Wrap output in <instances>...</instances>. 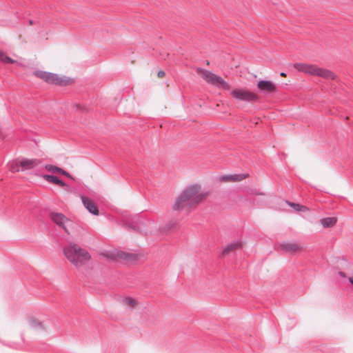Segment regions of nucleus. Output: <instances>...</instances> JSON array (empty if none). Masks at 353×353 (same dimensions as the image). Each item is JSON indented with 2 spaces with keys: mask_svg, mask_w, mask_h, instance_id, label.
<instances>
[{
  "mask_svg": "<svg viewBox=\"0 0 353 353\" xmlns=\"http://www.w3.org/2000/svg\"><path fill=\"white\" fill-rule=\"evenodd\" d=\"M299 208V210H297L296 212H305L308 210V208L306 206H305L303 205H301V204H300V208Z\"/></svg>",
  "mask_w": 353,
  "mask_h": 353,
  "instance_id": "28",
  "label": "nucleus"
},
{
  "mask_svg": "<svg viewBox=\"0 0 353 353\" xmlns=\"http://www.w3.org/2000/svg\"><path fill=\"white\" fill-rule=\"evenodd\" d=\"M124 301L126 302V303L128 305L132 306V297L128 296V297L125 298Z\"/></svg>",
  "mask_w": 353,
  "mask_h": 353,
  "instance_id": "27",
  "label": "nucleus"
},
{
  "mask_svg": "<svg viewBox=\"0 0 353 353\" xmlns=\"http://www.w3.org/2000/svg\"><path fill=\"white\" fill-rule=\"evenodd\" d=\"M147 259V254L142 250H134V265L135 263H142Z\"/></svg>",
  "mask_w": 353,
  "mask_h": 353,
  "instance_id": "17",
  "label": "nucleus"
},
{
  "mask_svg": "<svg viewBox=\"0 0 353 353\" xmlns=\"http://www.w3.org/2000/svg\"><path fill=\"white\" fill-rule=\"evenodd\" d=\"M249 193L254 195H264V193L259 191L256 189H251Z\"/></svg>",
  "mask_w": 353,
  "mask_h": 353,
  "instance_id": "26",
  "label": "nucleus"
},
{
  "mask_svg": "<svg viewBox=\"0 0 353 353\" xmlns=\"http://www.w3.org/2000/svg\"><path fill=\"white\" fill-rule=\"evenodd\" d=\"M63 254L68 261L76 267H81L90 259L89 252L75 243H70L63 248Z\"/></svg>",
  "mask_w": 353,
  "mask_h": 353,
  "instance_id": "2",
  "label": "nucleus"
},
{
  "mask_svg": "<svg viewBox=\"0 0 353 353\" xmlns=\"http://www.w3.org/2000/svg\"><path fill=\"white\" fill-rule=\"evenodd\" d=\"M349 282L353 285V277H350L349 278Z\"/></svg>",
  "mask_w": 353,
  "mask_h": 353,
  "instance_id": "33",
  "label": "nucleus"
},
{
  "mask_svg": "<svg viewBox=\"0 0 353 353\" xmlns=\"http://www.w3.org/2000/svg\"><path fill=\"white\" fill-rule=\"evenodd\" d=\"M123 226L125 229H127V230H130L132 229V223H124V224L123 225Z\"/></svg>",
  "mask_w": 353,
  "mask_h": 353,
  "instance_id": "29",
  "label": "nucleus"
},
{
  "mask_svg": "<svg viewBox=\"0 0 353 353\" xmlns=\"http://www.w3.org/2000/svg\"><path fill=\"white\" fill-rule=\"evenodd\" d=\"M29 323L31 327L33 329L41 331L44 330V327L42 323L36 319H30L29 320Z\"/></svg>",
  "mask_w": 353,
  "mask_h": 353,
  "instance_id": "20",
  "label": "nucleus"
},
{
  "mask_svg": "<svg viewBox=\"0 0 353 353\" xmlns=\"http://www.w3.org/2000/svg\"><path fill=\"white\" fill-rule=\"evenodd\" d=\"M178 228V222L176 221H170L164 227L159 230H157V234H164L169 232H172Z\"/></svg>",
  "mask_w": 353,
  "mask_h": 353,
  "instance_id": "14",
  "label": "nucleus"
},
{
  "mask_svg": "<svg viewBox=\"0 0 353 353\" xmlns=\"http://www.w3.org/2000/svg\"><path fill=\"white\" fill-rule=\"evenodd\" d=\"M54 184H56L60 187H67V188L69 187L66 183H65L62 179H61L58 176L57 178V181Z\"/></svg>",
  "mask_w": 353,
  "mask_h": 353,
  "instance_id": "24",
  "label": "nucleus"
},
{
  "mask_svg": "<svg viewBox=\"0 0 353 353\" xmlns=\"http://www.w3.org/2000/svg\"><path fill=\"white\" fill-rule=\"evenodd\" d=\"M40 163L41 161L37 159H22L20 161V165L21 166V168H25L26 170L31 169L35 166H37Z\"/></svg>",
  "mask_w": 353,
  "mask_h": 353,
  "instance_id": "13",
  "label": "nucleus"
},
{
  "mask_svg": "<svg viewBox=\"0 0 353 353\" xmlns=\"http://www.w3.org/2000/svg\"><path fill=\"white\" fill-rule=\"evenodd\" d=\"M157 224L150 219L142 220L139 216H134V232L156 235Z\"/></svg>",
  "mask_w": 353,
  "mask_h": 353,
  "instance_id": "4",
  "label": "nucleus"
},
{
  "mask_svg": "<svg viewBox=\"0 0 353 353\" xmlns=\"http://www.w3.org/2000/svg\"><path fill=\"white\" fill-rule=\"evenodd\" d=\"M42 178L49 183H55L57 176L54 174H43L41 175Z\"/></svg>",
  "mask_w": 353,
  "mask_h": 353,
  "instance_id": "22",
  "label": "nucleus"
},
{
  "mask_svg": "<svg viewBox=\"0 0 353 353\" xmlns=\"http://www.w3.org/2000/svg\"><path fill=\"white\" fill-rule=\"evenodd\" d=\"M45 168L47 170L50 171L53 173L57 172V173L63 174V175L74 180L73 176L68 172L64 170L63 169H62L59 167H57V166L53 165H50V164H47L45 165Z\"/></svg>",
  "mask_w": 353,
  "mask_h": 353,
  "instance_id": "15",
  "label": "nucleus"
},
{
  "mask_svg": "<svg viewBox=\"0 0 353 353\" xmlns=\"http://www.w3.org/2000/svg\"><path fill=\"white\" fill-rule=\"evenodd\" d=\"M21 166L20 165V161L19 163H13L11 165L10 170L12 172H19L21 170H23V169H21Z\"/></svg>",
  "mask_w": 353,
  "mask_h": 353,
  "instance_id": "23",
  "label": "nucleus"
},
{
  "mask_svg": "<svg viewBox=\"0 0 353 353\" xmlns=\"http://www.w3.org/2000/svg\"><path fill=\"white\" fill-rule=\"evenodd\" d=\"M157 76L159 78H162L165 76V72L163 70H159L157 73Z\"/></svg>",
  "mask_w": 353,
  "mask_h": 353,
  "instance_id": "31",
  "label": "nucleus"
},
{
  "mask_svg": "<svg viewBox=\"0 0 353 353\" xmlns=\"http://www.w3.org/2000/svg\"><path fill=\"white\" fill-rule=\"evenodd\" d=\"M248 176V174H226L223 175L221 177L222 181H241L243 179H245Z\"/></svg>",
  "mask_w": 353,
  "mask_h": 353,
  "instance_id": "16",
  "label": "nucleus"
},
{
  "mask_svg": "<svg viewBox=\"0 0 353 353\" xmlns=\"http://www.w3.org/2000/svg\"><path fill=\"white\" fill-rule=\"evenodd\" d=\"M33 74L35 77L44 80L46 83L57 85H67L70 81V78L65 77H60L58 74L50 72L36 70Z\"/></svg>",
  "mask_w": 353,
  "mask_h": 353,
  "instance_id": "5",
  "label": "nucleus"
},
{
  "mask_svg": "<svg viewBox=\"0 0 353 353\" xmlns=\"http://www.w3.org/2000/svg\"><path fill=\"white\" fill-rule=\"evenodd\" d=\"M336 221L335 217H326L322 219L321 223L324 228H330L336 224Z\"/></svg>",
  "mask_w": 353,
  "mask_h": 353,
  "instance_id": "19",
  "label": "nucleus"
},
{
  "mask_svg": "<svg viewBox=\"0 0 353 353\" xmlns=\"http://www.w3.org/2000/svg\"><path fill=\"white\" fill-rule=\"evenodd\" d=\"M200 186L197 184L188 185L184 189L176 199L173 205L174 210H181L186 208H190L199 202L205 197V194L199 193Z\"/></svg>",
  "mask_w": 353,
  "mask_h": 353,
  "instance_id": "1",
  "label": "nucleus"
},
{
  "mask_svg": "<svg viewBox=\"0 0 353 353\" xmlns=\"http://www.w3.org/2000/svg\"><path fill=\"white\" fill-rule=\"evenodd\" d=\"M280 75L285 77V76H286V74L285 72H281Z\"/></svg>",
  "mask_w": 353,
  "mask_h": 353,
  "instance_id": "35",
  "label": "nucleus"
},
{
  "mask_svg": "<svg viewBox=\"0 0 353 353\" xmlns=\"http://www.w3.org/2000/svg\"><path fill=\"white\" fill-rule=\"evenodd\" d=\"M133 304H134V310H137L138 303H137V301H135V299H134Z\"/></svg>",
  "mask_w": 353,
  "mask_h": 353,
  "instance_id": "32",
  "label": "nucleus"
},
{
  "mask_svg": "<svg viewBox=\"0 0 353 353\" xmlns=\"http://www.w3.org/2000/svg\"><path fill=\"white\" fill-rule=\"evenodd\" d=\"M256 85L260 90L265 92H274L276 90V86L271 81L261 80Z\"/></svg>",
  "mask_w": 353,
  "mask_h": 353,
  "instance_id": "11",
  "label": "nucleus"
},
{
  "mask_svg": "<svg viewBox=\"0 0 353 353\" xmlns=\"http://www.w3.org/2000/svg\"><path fill=\"white\" fill-rule=\"evenodd\" d=\"M32 23H33L32 20H30V21H29V23H30V24H32Z\"/></svg>",
  "mask_w": 353,
  "mask_h": 353,
  "instance_id": "36",
  "label": "nucleus"
},
{
  "mask_svg": "<svg viewBox=\"0 0 353 353\" xmlns=\"http://www.w3.org/2000/svg\"><path fill=\"white\" fill-rule=\"evenodd\" d=\"M103 256L112 261L120 263H126L132 260V253L119 250L106 251L103 253Z\"/></svg>",
  "mask_w": 353,
  "mask_h": 353,
  "instance_id": "6",
  "label": "nucleus"
},
{
  "mask_svg": "<svg viewBox=\"0 0 353 353\" xmlns=\"http://www.w3.org/2000/svg\"><path fill=\"white\" fill-rule=\"evenodd\" d=\"M286 203H287V204H288L289 206H290V207L293 208V209H294L295 211H297V210H299V208H300V204H299V203H293V202H291V201H286Z\"/></svg>",
  "mask_w": 353,
  "mask_h": 353,
  "instance_id": "25",
  "label": "nucleus"
},
{
  "mask_svg": "<svg viewBox=\"0 0 353 353\" xmlns=\"http://www.w3.org/2000/svg\"><path fill=\"white\" fill-rule=\"evenodd\" d=\"M294 68L298 71L311 75L323 77L327 79H334L336 77L335 74L332 72L324 68H319L314 65L296 63L294 64Z\"/></svg>",
  "mask_w": 353,
  "mask_h": 353,
  "instance_id": "3",
  "label": "nucleus"
},
{
  "mask_svg": "<svg viewBox=\"0 0 353 353\" xmlns=\"http://www.w3.org/2000/svg\"><path fill=\"white\" fill-rule=\"evenodd\" d=\"M242 246V242L240 241H234L227 244L223 249L221 255L225 256L230 254V252L240 248Z\"/></svg>",
  "mask_w": 353,
  "mask_h": 353,
  "instance_id": "12",
  "label": "nucleus"
},
{
  "mask_svg": "<svg viewBox=\"0 0 353 353\" xmlns=\"http://www.w3.org/2000/svg\"><path fill=\"white\" fill-rule=\"evenodd\" d=\"M0 61L3 63H13L16 61L13 60L10 57L7 56L3 50H0Z\"/></svg>",
  "mask_w": 353,
  "mask_h": 353,
  "instance_id": "21",
  "label": "nucleus"
},
{
  "mask_svg": "<svg viewBox=\"0 0 353 353\" xmlns=\"http://www.w3.org/2000/svg\"><path fill=\"white\" fill-rule=\"evenodd\" d=\"M50 219L60 228L63 229L65 232L68 233L65 223L69 221V219L61 212H51L49 214Z\"/></svg>",
  "mask_w": 353,
  "mask_h": 353,
  "instance_id": "9",
  "label": "nucleus"
},
{
  "mask_svg": "<svg viewBox=\"0 0 353 353\" xmlns=\"http://www.w3.org/2000/svg\"><path fill=\"white\" fill-rule=\"evenodd\" d=\"M76 107H77V110H79L81 112H84L86 110V108L85 107H83V106H82V105H81L79 104H77L76 105Z\"/></svg>",
  "mask_w": 353,
  "mask_h": 353,
  "instance_id": "30",
  "label": "nucleus"
},
{
  "mask_svg": "<svg viewBox=\"0 0 353 353\" xmlns=\"http://www.w3.org/2000/svg\"><path fill=\"white\" fill-rule=\"evenodd\" d=\"M202 77L207 82L221 88L225 90H229L230 89V84L224 81L222 77L217 76L208 70H203Z\"/></svg>",
  "mask_w": 353,
  "mask_h": 353,
  "instance_id": "7",
  "label": "nucleus"
},
{
  "mask_svg": "<svg viewBox=\"0 0 353 353\" xmlns=\"http://www.w3.org/2000/svg\"><path fill=\"white\" fill-rule=\"evenodd\" d=\"M339 274L341 276H345V273L343 272H339Z\"/></svg>",
  "mask_w": 353,
  "mask_h": 353,
  "instance_id": "34",
  "label": "nucleus"
},
{
  "mask_svg": "<svg viewBox=\"0 0 353 353\" xmlns=\"http://www.w3.org/2000/svg\"><path fill=\"white\" fill-rule=\"evenodd\" d=\"M282 250L288 252H294L299 249V246L296 243L284 242L281 245Z\"/></svg>",
  "mask_w": 353,
  "mask_h": 353,
  "instance_id": "18",
  "label": "nucleus"
},
{
  "mask_svg": "<svg viewBox=\"0 0 353 353\" xmlns=\"http://www.w3.org/2000/svg\"><path fill=\"white\" fill-rule=\"evenodd\" d=\"M81 201L86 210L93 215L99 214V209L95 203L85 196H81Z\"/></svg>",
  "mask_w": 353,
  "mask_h": 353,
  "instance_id": "10",
  "label": "nucleus"
},
{
  "mask_svg": "<svg viewBox=\"0 0 353 353\" xmlns=\"http://www.w3.org/2000/svg\"><path fill=\"white\" fill-rule=\"evenodd\" d=\"M230 94L237 100L246 102L256 101L259 99L256 94L243 89L233 90L230 92Z\"/></svg>",
  "mask_w": 353,
  "mask_h": 353,
  "instance_id": "8",
  "label": "nucleus"
}]
</instances>
